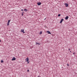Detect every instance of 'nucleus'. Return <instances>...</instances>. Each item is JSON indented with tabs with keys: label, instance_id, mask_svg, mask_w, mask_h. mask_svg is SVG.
<instances>
[{
	"label": "nucleus",
	"instance_id": "f257e3e1",
	"mask_svg": "<svg viewBox=\"0 0 77 77\" xmlns=\"http://www.w3.org/2000/svg\"><path fill=\"white\" fill-rule=\"evenodd\" d=\"M16 60V58L15 57H13V58L11 60Z\"/></svg>",
	"mask_w": 77,
	"mask_h": 77
},
{
	"label": "nucleus",
	"instance_id": "f03ea898",
	"mask_svg": "<svg viewBox=\"0 0 77 77\" xmlns=\"http://www.w3.org/2000/svg\"><path fill=\"white\" fill-rule=\"evenodd\" d=\"M37 5L38 6H40L41 5V2H38L37 3Z\"/></svg>",
	"mask_w": 77,
	"mask_h": 77
},
{
	"label": "nucleus",
	"instance_id": "7ed1b4c3",
	"mask_svg": "<svg viewBox=\"0 0 77 77\" xmlns=\"http://www.w3.org/2000/svg\"><path fill=\"white\" fill-rule=\"evenodd\" d=\"M21 32H23V33H25V32H24V29H21Z\"/></svg>",
	"mask_w": 77,
	"mask_h": 77
},
{
	"label": "nucleus",
	"instance_id": "20e7f679",
	"mask_svg": "<svg viewBox=\"0 0 77 77\" xmlns=\"http://www.w3.org/2000/svg\"><path fill=\"white\" fill-rule=\"evenodd\" d=\"M25 60H26V62H28L29 61V58L27 57L26 59H25Z\"/></svg>",
	"mask_w": 77,
	"mask_h": 77
},
{
	"label": "nucleus",
	"instance_id": "39448f33",
	"mask_svg": "<svg viewBox=\"0 0 77 77\" xmlns=\"http://www.w3.org/2000/svg\"><path fill=\"white\" fill-rule=\"evenodd\" d=\"M63 21V19H61V20L60 22V23H62V22Z\"/></svg>",
	"mask_w": 77,
	"mask_h": 77
},
{
	"label": "nucleus",
	"instance_id": "423d86ee",
	"mask_svg": "<svg viewBox=\"0 0 77 77\" xmlns=\"http://www.w3.org/2000/svg\"><path fill=\"white\" fill-rule=\"evenodd\" d=\"M65 5H66V7H68V4L67 3H65Z\"/></svg>",
	"mask_w": 77,
	"mask_h": 77
},
{
	"label": "nucleus",
	"instance_id": "0eeeda50",
	"mask_svg": "<svg viewBox=\"0 0 77 77\" xmlns=\"http://www.w3.org/2000/svg\"><path fill=\"white\" fill-rule=\"evenodd\" d=\"M68 18H69L68 16H66V17L65 18V19L66 20H68Z\"/></svg>",
	"mask_w": 77,
	"mask_h": 77
},
{
	"label": "nucleus",
	"instance_id": "6e6552de",
	"mask_svg": "<svg viewBox=\"0 0 77 77\" xmlns=\"http://www.w3.org/2000/svg\"><path fill=\"white\" fill-rule=\"evenodd\" d=\"M36 45H37L38 44V45H41V44L40 43H39L36 42Z\"/></svg>",
	"mask_w": 77,
	"mask_h": 77
},
{
	"label": "nucleus",
	"instance_id": "1a4fd4ad",
	"mask_svg": "<svg viewBox=\"0 0 77 77\" xmlns=\"http://www.w3.org/2000/svg\"><path fill=\"white\" fill-rule=\"evenodd\" d=\"M47 32L48 33V34H51V32L49 31H47Z\"/></svg>",
	"mask_w": 77,
	"mask_h": 77
},
{
	"label": "nucleus",
	"instance_id": "9d476101",
	"mask_svg": "<svg viewBox=\"0 0 77 77\" xmlns=\"http://www.w3.org/2000/svg\"><path fill=\"white\" fill-rule=\"evenodd\" d=\"M24 11H25V12H27V9H25L24 10Z\"/></svg>",
	"mask_w": 77,
	"mask_h": 77
},
{
	"label": "nucleus",
	"instance_id": "9b49d317",
	"mask_svg": "<svg viewBox=\"0 0 77 77\" xmlns=\"http://www.w3.org/2000/svg\"><path fill=\"white\" fill-rule=\"evenodd\" d=\"M11 21V20H9L8 21V23H10V22Z\"/></svg>",
	"mask_w": 77,
	"mask_h": 77
},
{
	"label": "nucleus",
	"instance_id": "f8f14e48",
	"mask_svg": "<svg viewBox=\"0 0 77 77\" xmlns=\"http://www.w3.org/2000/svg\"><path fill=\"white\" fill-rule=\"evenodd\" d=\"M1 63H3V60H2L1 61Z\"/></svg>",
	"mask_w": 77,
	"mask_h": 77
},
{
	"label": "nucleus",
	"instance_id": "ddd939ff",
	"mask_svg": "<svg viewBox=\"0 0 77 77\" xmlns=\"http://www.w3.org/2000/svg\"><path fill=\"white\" fill-rule=\"evenodd\" d=\"M9 23L8 22L7 26H9Z\"/></svg>",
	"mask_w": 77,
	"mask_h": 77
},
{
	"label": "nucleus",
	"instance_id": "4468645a",
	"mask_svg": "<svg viewBox=\"0 0 77 77\" xmlns=\"http://www.w3.org/2000/svg\"><path fill=\"white\" fill-rule=\"evenodd\" d=\"M60 14H59L58 15V17H60Z\"/></svg>",
	"mask_w": 77,
	"mask_h": 77
},
{
	"label": "nucleus",
	"instance_id": "2eb2a0df",
	"mask_svg": "<svg viewBox=\"0 0 77 77\" xmlns=\"http://www.w3.org/2000/svg\"><path fill=\"white\" fill-rule=\"evenodd\" d=\"M26 62H27V63H29V60L28 61H26Z\"/></svg>",
	"mask_w": 77,
	"mask_h": 77
},
{
	"label": "nucleus",
	"instance_id": "dca6fc26",
	"mask_svg": "<svg viewBox=\"0 0 77 77\" xmlns=\"http://www.w3.org/2000/svg\"><path fill=\"white\" fill-rule=\"evenodd\" d=\"M67 66H69V64H67Z\"/></svg>",
	"mask_w": 77,
	"mask_h": 77
},
{
	"label": "nucleus",
	"instance_id": "f3484780",
	"mask_svg": "<svg viewBox=\"0 0 77 77\" xmlns=\"http://www.w3.org/2000/svg\"><path fill=\"white\" fill-rule=\"evenodd\" d=\"M71 50V49H68V50H69V51H70V50Z\"/></svg>",
	"mask_w": 77,
	"mask_h": 77
},
{
	"label": "nucleus",
	"instance_id": "a211bd4d",
	"mask_svg": "<svg viewBox=\"0 0 77 77\" xmlns=\"http://www.w3.org/2000/svg\"><path fill=\"white\" fill-rule=\"evenodd\" d=\"M27 72H29V70L28 69L27 70Z\"/></svg>",
	"mask_w": 77,
	"mask_h": 77
},
{
	"label": "nucleus",
	"instance_id": "6ab92c4d",
	"mask_svg": "<svg viewBox=\"0 0 77 77\" xmlns=\"http://www.w3.org/2000/svg\"><path fill=\"white\" fill-rule=\"evenodd\" d=\"M42 33V31L40 32V34H41Z\"/></svg>",
	"mask_w": 77,
	"mask_h": 77
},
{
	"label": "nucleus",
	"instance_id": "aec40b11",
	"mask_svg": "<svg viewBox=\"0 0 77 77\" xmlns=\"http://www.w3.org/2000/svg\"><path fill=\"white\" fill-rule=\"evenodd\" d=\"M73 54L74 55H75V54H75V53H73Z\"/></svg>",
	"mask_w": 77,
	"mask_h": 77
},
{
	"label": "nucleus",
	"instance_id": "412c9836",
	"mask_svg": "<svg viewBox=\"0 0 77 77\" xmlns=\"http://www.w3.org/2000/svg\"><path fill=\"white\" fill-rule=\"evenodd\" d=\"M22 15L23 16V13H22Z\"/></svg>",
	"mask_w": 77,
	"mask_h": 77
},
{
	"label": "nucleus",
	"instance_id": "4be33fe9",
	"mask_svg": "<svg viewBox=\"0 0 77 77\" xmlns=\"http://www.w3.org/2000/svg\"><path fill=\"white\" fill-rule=\"evenodd\" d=\"M23 11V9H21V11Z\"/></svg>",
	"mask_w": 77,
	"mask_h": 77
},
{
	"label": "nucleus",
	"instance_id": "5701e85b",
	"mask_svg": "<svg viewBox=\"0 0 77 77\" xmlns=\"http://www.w3.org/2000/svg\"><path fill=\"white\" fill-rule=\"evenodd\" d=\"M70 53H71V51H70Z\"/></svg>",
	"mask_w": 77,
	"mask_h": 77
},
{
	"label": "nucleus",
	"instance_id": "b1692460",
	"mask_svg": "<svg viewBox=\"0 0 77 77\" xmlns=\"http://www.w3.org/2000/svg\"><path fill=\"white\" fill-rule=\"evenodd\" d=\"M46 19V18H45V19H44V20H45Z\"/></svg>",
	"mask_w": 77,
	"mask_h": 77
},
{
	"label": "nucleus",
	"instance_id": "393cba45",
	"mask_svg": "<svg viewBox=\"0 0 77 77\" xmlns=\"http://www.w3.org/2000/svg\"><path fill=\"white\" fill-rule=\"evenodd\" d=\"M1 41H2L1 40H0V42H1Z\"/></svg>",
	"mask_w": 77,
	"mask_h": 77
}]
</instances>
